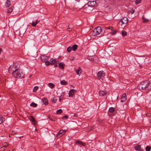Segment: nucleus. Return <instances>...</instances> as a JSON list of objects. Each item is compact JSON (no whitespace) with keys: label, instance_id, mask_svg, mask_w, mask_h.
<instances>
[{"label":"nucleus","instance_id":"obj_1","mask_svg":"<svg viewBox=\"0 0 151 151\" xmlns=\"http://www.w3.org/2000/svg\"><path fill=\"white\" fill-rule=\"evenodd\" d=\"M19 65L16 63L13 64V66H11L10 68L12 71V75L15 78H21L24 76V73L19 69Z\"/></svg>","mask_w":151,"mask_h":151},{"label":"nucleus","instance_id":"obj_23","mask_svg":"<svg viewBox=\"0 0 151 151\" xmlns=\"http://www.w3.org/2000/svg\"><path fill=\"white\" fill-rule=\"evenodd\" d=\"M13 9L12 7L10 8L7 9V12L8 13H10L12 11Z\"/></svg>","mask_w":151,"mask_h":151},{"label":"nucleus","instance_id":"obj_28","mask_svg":"<svg viewBox=\"0 0 151 151\" xmlns=\"http://www.w3.org/2000/svg\"><path fill=\"white\" fill-rule=\"evenodd\" d=\"M114 111V108L113 107H111L109 109V111L111 113H113Z\"/></svg>","mask_w":151,"mask_h":151},{"label":"nucleus","instance_id":"obj_3","mask_svg":"<svg viewBox=\"0 0 151 151\" xmlns=\"http://www.w3.org/2000/svg\"><path fill=\"white\" fill-rule=\"evenodd\" d=\"M102 29L101 27H98L95 28L93 30L92 35L95 36L99 34L101 32Z\"/></svg>","mask_w":151,"mask_h":151},{"label":"nucleus","instance_id":"obj_10","mask_svg":"<svg viewBox=\"0 0 151 151\" xmlns=\"http://www.w3.org/2000/svg\"><path fill=\"white\" fill-rule=\"evenodd\" d=\"M107 92L104 91H100L99 92V94L101 96H104L107 94Z\"/></svg>","mask_w":151,"mask_h":151},{"label":"nucleus","instance_id":"obj_24","mask_svg":"<svg viewBox=\"0 0 151 151\" xmlns=\"http://www.w3.org/2000/svg\"><path fill=\"white\" fill-rule=\"evenodd\" d=\"M134 12V9H133V8H132L130 10H129L128 12V14H133Z\"/></svg>","mask_w":151,"mask_h":151},{"label":"nucleus","instance_id":"obj_30","mask_svg":"<svg viewBox=\"0 0 151 151\" xmlns=\"http://www.w3.org/2000/svg\"><path fill=\"white\" fill-rule=\"evenodd\" d=\"M122 34L123 36H126L127 35V33L126 31H123L122 32Z\"/></svg>","mask_w":151,"mask_h":151},{"label":"nucleus","instance_id":"obj_49","mask_svg":"<svg viewBox=\"0 0 151 151\" xmlns=\"http://www.w3.org/2000/svg\"><path fill=\"white\" fill-rule=\"evenodd\" d=\"M73 60V59H71L70 60Z\"/></svg>","mask_w":151,"mask_h":151},{"label":"nucleus","instance_id":"obj_25","mask_svg":"<svg viewBox=\"0 0 151 151\" xmlns=\"http://www.w3.org/2000/svg\"><path fill=\"white\" fill-rule=\"evenodd\" d=\"M30 106H31L35 107L37 106V104L35 103L34 102H32L30 104Z\"/></svg>","mask_w":151,"mask_h":151},{"label":"nucleus","instance_id":"obj_20","mask_svg":"<svg viewBox=\"0 0 151 151\" xmlns=\"http://www.w3.org/2000/svg\"><path fill=\"white\" fill-rule=\"evenodd\" d=\"M76 143L78 144L79 145H82L83 146H84L85 145V144L82 141L80 140H77L76 141Z\"/></svg>","mask_w":151,"mask_h":151},{"label":"nucleus","instance_id":"obj_7","mask_svg":"<svg viewBox=\"0 0 151 151\" xmlns=\"http://www.w3.org/2000/svg\"><path fill=\"white\" fill-rule=\"evenodd\" d=\"M65 133V131L61 129L56 134V137H60L63 136Z\"/></svg>","mask_w":151,"mask_h":151},{"label":"nucleus","instance_id":"obj_50","mask_svg":"<svg viewBox=\"0 0 151 151\" xmlns=\"http://www.w3.org/2000/svg\"><path fill=\"white\" fill-rule=\"evenodd\" d=\"M73 60V59H71L70 60Z\"/></svg>","mask_w":151,"mask_h":151},{"label":"nucleus","instance_id":"obj_45","mask_svg":"<svg viewBox=\"0 0 151 151\" xmlns=\"http://www.w3.org/2000/svg\"><path fill=\"white\" fill-rule=\"evenodd\" d=\"M138 151H143V150L142 149H139L138 150Z\"/></svg>","mask_w":151,"mask_h":151},{"label":"nucleus","instance_id":"obj_14","mask_svg":"<svg viewBox=\"0 0 151 151\" xmlns=\"http://www.w3.org/2000/svg\"><path fill=\"white\" fill-rule=\"evenodd\" d=\"M50 61L51 64L55 65L57 64V61L55 59H50Z\"/></svg>","mask_w":151,"mask_h":151},{"label":"nucleus","instance_id":"obj_29","mask_svg":"<svg viewBox=\"0 0 151 151\" xmlns=\"http://www.w3.org/2000/svg\"><path fill=\"white\" fill-rule=\"evenodd\" d=\"M4 121V118L2 116H0V124H2Z\"/></svg>","mask_w":151,"mask_h":151},{"label":"nucleus","instance_id":"obj_37","mask_svg":"<svg viewBox=\"0 0 151 151\" xmlns=\"http://www.w3.org/2000/svg\"><path fill=\"white\" fill-rule=\"evenodd\" d=\"M141 0H136L135 4H138L141 2Z\"/></svg>","mask_w":151,"mask_h":151},{"label":"nucleus","instance_id":"obj_31","mask_svg":"<svg viewBox=\"0 0 151 151\" xmlns=\"http://www.w3.org/2000/svg\"><path fill=\"white\" fill-rule=\"evenodd\" d=\"M151 148V147L150 146H147L146 147L145 150L146 151H150Z\"/></svg>","mask_w":151,"mask_h":151},{"label":"nucleus","instance_id":"obj_44","mask_svg":"<svg viewBox=\"0 0 151 151\" xmlns=\"http://www.w3.org/2000/svg\"><path fill=\"white\" fill-rule=\"evenodd\" d=\"M67 30L69 31H70L71 30H70V28H69V27H68V28L67 29Z\"/></svg>","mask_w":151,"mask_h":151},{"label":"nucleus","instance_id":"obj_15","mask_svg":"<svg viewBox=\"0 0 151 151\" xmlns=\"http://www.w3.org/2000/svg\"><path fill=\"white\" fill-rule=\"evenodd\" d=\"M11 4V1L10 0H7L6 1V2L5 5V6L6 7H8Z\"/></svg>","mask_w":151,"mask_h":151},{"label":"nucleus","instance_id":"obj_17","mask_svg":"<svg viewBox=\"0 0 151 151\" xmlns=\"http://www.w3.org/2000/svg\"><path fill=\"white\" fill-rule=\"evenodd\" d=\"M65 64L62 63H60L59 64V68L61 69L64 68Z\"/></svg>","mask_w":151,"mask_h":151},{"label":"nucleus","instance_id":"obj_5","mask_svg":"<svg viewBox=\"0 0 151 151\" xmlns=\"http://www.w3.org/2000/svg\"><path fill=\"white\" fill-rule=\"evenodd\" d=\"M120 22H121L122 24H121L122 27V25L125 26L128 22V19L127 17H124L121 19L120 22L119 23V24H120Z\"/></svg>","mask_w":151,"mask_h":151},{"label":"nucleus","instance_id":"obj_32","mask_svg":"<svg viewBox=\"0 0 151 151\" xmlns=\"http://www.w3.org/2000/svg\"><path fill=\"white\" fill-rule=\"evenodd\" d=\"M63 112V111L61 109H59L57 110L56 113L57 114H60Z\"/></svg>","mask_w":151,"mask_h":151},{"label":"nucleus","instance_id":"obj_18","mask_svg":"<svg viewBox=\"0 0 151 151\" xmlns=\"http://www.w3.org/2000/svg\"><path fill=\"white\" fill-rule=\"evenodd\" d=\"M72 47V50L73 51H75L76 50H77V49L78 46L76 45H73L72 47Z\"/></svg>","mask_w":151,"mask_h":151},{"label":"nucleus","instance_id":"obj_22","mask_svg":"<svg viewBox=\"0 0 151 151\" xmlns=\"http://www.w3.org/2000/svg\"><path fill=\"white\" fill-rule=\"evenodd\" d=\"M49 86L51 88H53L55 87V85L52 83H49L48 84Z\"/></svg>","mask_w":151,"mask_h":151},{"label":"nucleus","instance_id":"obj_48","mask_svg":"<svg viewBox=\"0 0 151 151\" xmlns=\"http://www.w3.org/2000/svg\"><path fill=\"white\" fill-rule=\"evenodd\" d=\"M50 119L51 121H52V119H50Z\"/></svg>","mask_w":151,"mask_h":151},{"label":"nucleus","instance_id":"obj_35","mask_svg":"<svg viewBox=\"0 0 151 151\" xmlns=\"http://www.w3.org/2000/svg\"><path fill=\"white\" fill-rule=\"evenodd\" d=\"M72 47H70V46H69L68 47V48H67V51L68 52H71V51L72 50Z\"/></svg>","mask_w":151,"mask_h":151},{"label":"nucleus","instance_id":"obj_46","mask_svg":"<svg viewBox=\"0 0 151 151\" xmlns=\"http://www.w3.org/2000/svg\"><path fill=\"white\" fill-rule=\"evenodd\" d=\"M59 100V101H60L61 100V98H60Z\"/></svg>","mask_w":151,"mask_h":151},{"label":"nucleus","instance_id":"obj_16","mask_svg":"<svg viewBox=\"0 0 151 151\" xmlns=\"http://www.w3.org/2000/svg\"><path fill=\"white\" fill-rule=\"evenodd\" d=\"M75 90L73 89H71L69 93V96H72L73 95V93L75 91Z\"/></svg>","mask_w":151,"mask_h":151},{"label":"nucleus","instance_id":"obj_42","mask_svg":"<svg viewBox=\"0 0 151 151\" xmlns=\"http://www.w3.org/2000/svg\"><path fill=\"white\" fill-rule=\"evenodd\" d=\"M63 118H64L65 119H67L68 118V117L67 115H65L63 116Z\"/></svg>","mask_w":151,"mask_h":151},{"label":"nucleus","instance_id":"obj_43","mask_svg":"<svg viewBox=\"0 0 151 151\" xmlns=\"http://www.w3.org/2000/svg\"><path fill=\"white\" fill-rule=\"evenodd\" d=\"M146 116H151V114L150 113H147L146 114Z\"/></svg>","mask_w":151,"mask_h":151},{"label":"nucleus","instance_id":"obj_13","mask_svg":"<svg viewBox=\"0 0 151 151\" xmlns=\"http://www.w3.org/2000/svg\"><path fill=\"white\" fill-rule=\"evenodd\" d=\"M76 73L77 74L80 76L81 73V69L80 68H79L78 69H76Z\"/></svg>","mask_w":151,"mask_h":151},{"label":"nucleus","instance_id":"obj_33","mask_svg":"<svg viewBox=\"0 0 151 151\" xmlns=\"http://www.w3.org/2000/svg\"><path fill=\"white\" fill-rule=\"evenodd\" d=\"M7 146H4L0 148V150L2 151H4L5 150L4 149Z\"/></svg>","mask_w":151,"mask_h":151},{"label":"nucleus","instance_id":"obj_11","mask_svg":"<svg viewBox=\"0 0 151 151\" xmlns=\"http://www.w3.org/2000/svg\"><path fill=\"white\" fill-rule=\"evenodd\" d=\"M126 94L125 93H123L121 98V102H124L126 100Z\"/></svg>","mask_w":151,"mask_h":151},{"label":"nucleus","instance_id":"obj_26","mask_svg":"<svg viewBox=\"0 0 151 151\" xmlns=\"http://www.w3.org/2000/svg\"><path fill=\"white\" fill-rule=\"evenodd\" d=\"M38 23V21L37 20H36L35 22H33L32 24V26L33 27H35L36 26V24Z\"/></svg>","mask_w":151,"mask_h":151},{"label":"nucleus","instance_id":"obj_21","mask_svg":"<svg viewBox=\"0 0 151 151\" xmlns=\"http://www.w3.org/2000/svg\"><path fill=\"white\" fill-rule=\"evenodd\" d=\"M60 83L62 85H66L68 83L67 82L64 80H62L60 81Z\"/></svg>","mask_w":151,"mask_h":151},{"label":"nucleus","instance_id":"obj_2","mask_svg":"<svg viewBox=\"0 0 151 151\" xmlns=\"http://www.w3.org/2000/svg\"><path fill=\"white\" fill-rule=\"evenodd\" d=\"M137 88L140 90H151V83L148 80L145 81L139 84Z\"/></svg>","mask_w":151,"mask_h":151},{"label":"nucleus","instance_id":"obj_39","mask_svg":"<svg viewBox=\"0 0 151 151\" xmlns=\"http://www.w3.org/2000/svg\"><path fill=\"white\" fill-rule=\"evenodd\" d=\"M149 20L148 19H146L144 18H143V22L146 23Z\"/></svg>","mask_w":151,"mask_h":151},{"label":"nucleus","instance_id":"obj_41","mask_svg":"<svg viewBox=\"0 0 151 151\" xmlns=\"http://www.w3.org/2000/svg\"><path fill=\"white\" fill-rule=\"evenodd\" d=\"M106 28L107 29H112V28H113V27H106Z\"/></svg>","mask_w":151,"mask_h":151},{"label":"nucleus","instance_id":"obj_8","mask_svg":"<svg viewBox=\"0 0 151 151\" xmlns=\"http://www.w3.org/2000/svg\"><path fill=\"white\" fill-rule=\"evenodd\" d=\"M40 58L42 61L45 62L49 59V57L45 55H43L41 56Z\"/></svg>","mask_w":151,"mask_h":151},{"label":"nucleus","instance_id":"obj_27","mask_svg":"<svg viewBox=\"0 0 151 151\" xmlns=\"http://www.w3.org/2000/svg\"><path fill=\"white\" fill-rule=\"evenodd\" d=\"M117 31L116 30H111V32L110 33L112 35H114L116 34V33Z\"/></svg>","mask_w":151,"mask_h":151},{"label":"nucleus","instance_id":"obj_4","mask_svg":"<svg viewBox=\"0 0 151 151\" xmlns=\"http://www.w3.org/2000/svg\"><path fill=\"white\" fill-rule=\"evenodd\" d=\"M96 4V2L94 1H89L87 4H86L85 5V6H86V8L87 7V6H88V7L87 9H90V7H94Z\"/></svg>","mask_w":151,"mask_h":151},{"label":"nucleus","instance_id":"obj_40","mask_svg":"<svg viewBox=\"0 0 151 151\" xmlns=\"http://www.w3.org/2000/svg\"><path fill=\"white\" fill-rule=\"evenodd\" d=\"M57 99L53 98L52 99V101L53 103H55L56 102Z\"/></svg>","mask_w":151,"mask_h":151},{"label":"nucleus","instance_id":"obj_6","mask_svg":"<svg viewBox=\"0 0 151 151\" xmlns=\"http://www.w3.org/2000/svg\"><path fill=\"white\" fill-rule=\"evenodd\" d=\"M105 76V73L103 71H99L97 74V76L99 79H101Z\"/></svg>","mask_w":151,"mask_h":151},{"label":"nucleus","instance_id":"obj_9","mask_svg":"<svg viewBox=\"0 0 151 151\" xmlns=\"http://www.w3.org/2000/svg\"><path fill=\"white\" fill-rule=\"evenodd\" d=\"M42 102L45 105H47L48 104V101L47 99L46 98H44L42 99Z\"/></svg>","mask_w":151,"mask_h":151},{"label":"nucleus","instance_id":"obj_34","mask_svg":"<svg viewBox=\"0 0 151 151\" xmlns=\"http://www.w3.org/2000/svg\"><path fill=\"white\" fill-rule=\"evenodd\" d=\"M45 65H48L51 64L50 62V61L49 62L48 61H47V60H46V61H45Z\"/></svg>","mask_w":151,"mask_h":151},{"label":"nucleus","instance_id":"obj_19","mask_svg":"<svg viewBox=\"0 0 151 151\" xmlns=\"http://www.w3.org/2000/svg\"><path fill=\"white\" fill-rule=\"evenodd\" d=\"M141 146L138 145H136L134 147V149L136 150H138L141 149Z\"/></svg>","mask_w":151,"mask_h":151},{"label":"nucleus","instance_id":"obj_36","mask_svg":"<svg viewBox=\"0 0 151 151\" xmlns=\"http://www.w3.org/2000/svg\"><path fill=\"white\" fill-rule=\"evenodd\" d=\"M38 88V87L36 86L34 88L33 92H36Z\"/></svg>","mask_w":151,"mask_h":151},{"label":"nucleus","instance_id":"obj_12","mask_svg":"<svg viewBox=\"0 0 151 151\" xmlns=\"http://www.w3.org/2000/svg\"><path fill=\"white\" fill-rule=\"evenodd\" d=\"M29 119L32 122L33 124L35 125L36 124V121L35 119L32 116L29 117Z\"/></svg>","mask_w":151,"mask_h":151},{"label":"nucleus","instance_id":"obj_38","mask_svg":"<svg viewBox=\"0 0 151 151\" xmlns=\"http://www.w3.org/2000/svg\"><path fill=\"white\" fill-rule=\"evenodd\" d=\"M68 27H69V28H70V30H72V29L73 28V24H69L68 25Z\"/></svg>","mask_w":151,"mask_h":151},{"label":"nucleus","instance_id":"obj_47","mask_svg":"<svg viewBox=\"0 0 151 151\" xmlns=\"http://www.w3.org/2000/svg\"><path fill=\"white\" fill-rule=\"evenodd\" d=\"M139 66L140 68H142V66H140V65H139Z\"/></svg>","mask_w":151,"mask_h":151}]
</instances>
